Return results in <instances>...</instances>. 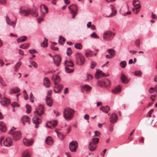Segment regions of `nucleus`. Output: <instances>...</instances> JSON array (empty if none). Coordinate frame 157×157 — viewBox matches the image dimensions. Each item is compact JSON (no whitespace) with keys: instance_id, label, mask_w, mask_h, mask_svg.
<instances>
[{"instance_id":"1","label":"nucleus","mask_w":157,"mask_h":157,"mask_svg":"<svg viewBox=\"0 0 157 157\" xmlns=\"http://www.w3.org/2000/svg\"><path fill=\"white\" fill-rule=\"evenodd\" d=\"M74 110L68 107L64 109L63 112V117L66 120L68 121L71 119L73 117Z\"/></svg>"},{"instance_id":"2","label":"nucleus","mask_w":157,"mask_h":157,"mask_svg":"<svg viewBox=\"0 0 157 157\" xmlns=\"http://www.w3.org/2000/svg\"><path fill=\"white\" fill-rule=\"evenodd\" d=\"M40 12L41 13V16L37 19L39 23H40L43 20V17L45 15V13H47L48 12V8L44 5L42 4L40 6Z\"/></svg>"},{"instance_id":"3","label":"nucleus","mask_w":157,"mask_h":157,"mask_svg":"<svg viewBox=\"0 0 157 157\" xmlns=\"http://www.w3.org/2000/svg\"><path fill=\"white\" fill-rule=\"evenodd\" d=\"M14 129L11 128L9 133L12 135L13 138L15 140H17L21 138V133L20 131H15V128L14 127Z\"/></svg>"},{"instance_id":"4","label":"nucleus","mask_w":157,"mask_h":157,"mask_svg":"<svg viewBox=\"0 0 157 157\" xmlns=\"http://www.w3.org/2000/svg\"><path fill=\"white\" fill-rule=\"evenodd\" d=\"M75 61L77 64L82 65L84 64L85 59L81 54L77 53L75 54Z\"/></svg>"},{"instance_id":"5","label":"nucleus","mask_w":157,"mask_h":157,"mask_svg":"<svg viewBox=\"0 0 157 157\" xmlns=\"http://www.w3.org/2000/svg\"><path fill=\"white\" fill-rule=\"evenodd\" d=\"M115 35V34L111 31H105L103 34L104 39L109 41L111 40Z\"/></svg>"},{"instance_id":"6","label":"nucleus","mask_w":157,"mask_h":157,"mask_svg":"<svg viewBox=\"0 0 157 157\" xmlns=\"http://www.w3.org/2000/svg\"><path fill=\"white\" fill-rule=\"evenodd\" d=\"M20 14L22 16H27L31 13V10L29 9H25L24 7H21L19 10Z\"/></svg>"},{"instance_id":"7","label":"nucleus","mask_w":157,"mask_h":157,"mask_svg":"<svg viewBox=\"0 0 157 157\" xmlns=\"http://www.w3.org/2000/svg\"><path fill=\"white\" fill-rule=\"evenodd\" d=\"M44 106L42 105H40L38 108H36V110L34 111V113L35 116L37 115L40 116L44 113Z\"/></svg>"},{"instance_id":"8","label":"nucleus","mask_w":157,"mask_h":157,"mask_svg":"<svg viewBox=\"0 0 157 157\" xmlns=\"http://www.w3.org/2000/svg\"><path fill=\"white\" fill-rule=\"evenodd\" d=\"M78 144L76 141H73L69 144V148L71 151L75 152L76 151V149L78 147Z\"/></svg>"},{"instance_id":"9","label":"nucleus","mask_w":157,"mask_h":157,"mask_svg":"<svg viewBox=\"0 0 157 157\" xmlns=\"http://www.w3.org/2000/svg\"><path fill=\"white\" fill-rule=\"evenodd\" d=\"M21 121L24 125L29 124L30 122V119L27 116H24L21 118Z\"/></svg>"},{"instance_id":"10","label":"nucleus","mask_w":157,"mask_h":157,"mask_svg":"<svg viewBox=\"0 0 157 157\" xmlns=\"http://www.w3.org/2000/svg\"><path fill=\"white\" fill-rule=\"evenodd\" d=\"M6 21L8 25L13 26V28L14 27L16 24V20L13 21H12L8 16H6Z\"/></svg>"},{"instance_id":"11","label":"nucleus","mask_w":157,"mask_h":157,"mask_svg":"<svg viewBox=\"0 0 157 157\" xmlns=\"http://www.w3.org/2000/svg\"><path fill=\"white\" fill-rule=\"evenodd\" d=\"M13 143V140L10 137H7L4 141L3 144L6 147H10L11 145Z\"/></svg>"},{"instance_id":"12","label":"nucleus","mask_w":157,"mask_h":157,"mask_svg":"<svg viewBox=\"0 0 157 157\" xmlns=\"http://www.w3.org/2000/svg\"><path fill=\"white\" fill-rule=\"evenodd\" d=\"M53 60L57 66H59L61 63V58L59 55H55L54 57L53 58Z\"/></svg>"},{"instance_id":"13","label":"nucleus","mask_w":157,"mask_h":157,"mask_svg":"<svg viewBox=\"0 0 157 157\" xmlns=\"http://www.w3.org/2000/svg\"><path fill=\"white\" fill-rule=\"evenodd\" d=\"M1 103L3 106H6L10 103V100L8 98H3L1 100Z\"/></svg>"},{"instance_id":"14","label":"nucleus","mask_w":157,"mask_h":157,"mask_svg":"<svg viewBox=\"0 0 157 157\" xmlns=\"http://www.w3.org/2000/svg\"><path fill=\"white\" fill-rule=\"evenodd\" d=\"M107 75H106L105 74H103L102 71L99 70H97L96 73L95 74V77L96 78L98 79L102 77H106Z\"/></svg>"},{"instance_id":"15","label":"nucleus","mask_w":157,"mask_h":157,"mask_svg":"<svg viewBox=\"0 0 157 157\" xmlns=\"http://www.w3.org/2000/svg\"><path fill=\"white\" fill-rule=\"evenodd\" d=\"M68 8L70 11V13H72L74 12H77L78 11V8L77 6L74 4L70 5L68 6Z\"/></svg>"},{"instance_id":"16","label":"nucleus","mask_w":157,"mask_h":157,"mask_svg":"<svg viewBox=\"0 0 157 157\" xmlns=\"http://www.w3.org/2000/svg\"><path fill=\"white\" fill-rule=\"evenodd\" d=\"M117 116L115 113H113L110 116V122L112 123H114L117 121Z\"/></svg>"},{"instance_id":"17","label":"nucleus","mask_w":157,"mask_h":157,"mask_svg":"<svg viewBox=\"0 0 157 157\" xmlns=\"http://www.w3.org/2000/svg\"><path fill=\"white\" fill-rule=\"evenodd\" d=\"M34 142L33 139L27 140L26 139H24L23 140V142L24 145L27 146H29L31 145Z\"/></svg>"},{"instance_id":"18","label":"nucleus","mask_w":157,"mask_h":157,"mask_svg":"<svg viewBox=\"0 0 157 157\" xmlns=\"http://www.w3.org/2000/svg\"><path fill=\"white\" fill-rule=\"evenodd\" d=\"M43 84L44 86L47 88H49L50 87L51 83L50 80L47 77H45L44 78Z\"/></svg>"},{"instance_id":"19","label":"nucleus","mask_w":157,"mask_h":157,"mask_svg":"<svg viewBox=\"0 0 157 157\" xmlns=\"http://www.w3.org/2000/svg\"><path fill=\"white\" fill-rule=\"evenodd\" d=\"M63 88V85H59L55 87V88L54 89V90L55 93H59L61 92Z\"/></svg>"},{"instance_id":"20","label":"nucleus","mask_w":157,"mask_h":157,"mask_svg":"<svg viewBox=\"0 0 157 157\" xmlns=\"http://www.w3.org/2000/svg\"><path fill=\"white\" fill-rule=\"evenodd\" d=\"M33 122L35 124V127L36 128H38V124L40 123V120L37 117H34L33 118Z\"/></svg>"},{"instance_id":"21","label":"nucleus","mask_w":157,"mask_h":157,"mask_svg":"<svg viewBox=\"0 0 157 157\" xmlns=\"http://www.w3.org/2000/svg\"><path fill=\"white\" fill-rule=\"evenodd\" d=\"M121 75V79L122 82L124 83H128V81L126 76L123 73H122Z\"/></svg>"},{"instance_id":"22","label":"nucleus","mask_w":157,"mask_h":157,"mask_svg":"<svg viewBox=\"0 0 157 157\" xmlns=\"http://www.w3.org/2000/svg\"><path fill=\"white\" fill-rule=\"evenodd\" d=\"M97 146L96 145L93 144L91 142L89 144V150L91 151H95L97 148Z\"/></svg>"},{"instance_id":"23","label":"nucleus","mask_w":157,"mask_h":157,"mask_svg":"<svg viewBox=\"0 0 157 157\" xmlns=\"http://www.w3.org/2000/svg\"><path fill=\"white\" fill-rule=\"evenodd\" d=\"M134 7L141 8L140 2V1L138 0H134L132 2Z\"/></svg>"},{"instance_id":"24","label":"nucleus","mask_w":157,"mask_h":157,"mask_svg":"<svg viewBox=\"0 0 157 157\" xmlns=\"http://www.w3.org/2000/svg\"><path fill=\"white\" fill-rule=\"evenodd\" d=\"M0 130L1 131L4 132L6 130V125L3 122L0 121Z\"/></svg>"},{"instance_id":"25","label":"nucleus","mask_w":157,"mask_h":157,"mask_svg":"<svg viewBox=\"0 0 157 157\" xmlns=\"http://www.w3.org/2000/svg\"><path fill=\"white\" fill-rule=\"evenodd\" d=\"M46 103L47 105L49 106H51L52 105V100L51 97H47L46 99Z\"/></svg>"},{"instance_id":"26","label":"nucleus","mask_w":157,"mask_h":157,"mask_svg":"<svg viewBox=\"0 0 157 157\" xmlns=\"http://www.w3.org/2000/svg\"><path fill=\"white\" fill-rule=\"evenodd\" d=\"M49 123H50L51 125H48V124L47 123L46 124V127H47L50 128H52V127H55L56 126V125L57 124V121L56 120H55L53 121H51Z\"/></svg>"},{"instance_id":"27","label":"nucleus","mask_w":157,"mask_h":157,"mask_svg":"<svg viewBox=\"0 0 157 157\" xmlns=\"http://www.w3.org/2000/svg\"><path fill=\"white\" fill-rule=\"evenodd\" d=\"M91 87L89 85L85 84L83 86L82 89V90L87 92L90 91L91 90Z\"/></svg>"},{"instance_id":"28","label":"nucleus","mask_w":157,"mask_h":157,"mask_svg":"<svg viewBox=\"0 0 157 157\" xmlns=\"http://www.w3.org/2000/svg\"><path fill=\"white\" fill-rule=\"evenodd\" d=\"M20 91V89L18 87H15L10 89V93L11 94L16 93L19 92Z\"/></svg>"},{"instance_id":"29","label":"nucleus","mask_w":157,"mask_h":157,"mask_svg":"<svg viewBox=\"0 0 157 157\" xmlns=\"http://www.w3.org/2000/svg\"><path fill=\"white\" fill-rule=\"evenodd\" d=\"M45 142L48 145H51L53 143V140L50 137H48L45 140Z\"/></svg>"},{"instance_id":"30","label":"nucleus","mask_w":157,"mask_h":157,"mask_svg":"<svg viewBox=\"0 0 157 157\" xmlns=\"http://www.w3.org/2000/svg\"><path fill=\"white\" fill-rule=\"evenodd\" d=\"M100 109L106 113H107L109 111L110 108L108 106H106L105 107L102 106L100 108Z\"/></svg>"},{"instance_id":"31","label":"nucleus","mask_w":157,"mask_h":157,"mask_svg":"<svg viewBox=\"0 0 157 157\" xmlns=\"http://www.w3.org/2000/svg\"><path fill=\"white\" fill-rule=\"evenodd\" d=\"M22 157H30V154L29 151H24L22 153Z\"/></svg>"},{"instance_id":"32","label":"nucleus","mask_w":157,"mask_h":157,"mask_svg":"<svg viewBox=\"0 0 157 157\" xmlns=\"http://www.w3.org/2000/svg\"><path fill=\"white\" fill-rule=\"evenodd\" d=\"M141 8L134 7L132 9L133 13L135 14H137L140 11Z\"/></svg>"},{"instance_id":"33","label":"nucleus","mask_w":157,"mask_h":157,"mask_svg":"<svg viewBox=\"0 0 157 157\" xmlns=\"http://www.w3.org/2000/svg\"><path fill=\"white\" fill-rule=\"evenodd\" d=\"M21 64V62L20 60H19L15 66L14 68V71H17V70L19 68Z\"/></svg>"},{"instance_id":"34","label":"nucleus","mask_w":157,"mask_h":157,"mask_svg":"<svg viewBox=\"0 0 157 157\" xmlns=\"http://www.w3.org/2000/svg\"><path fill=\"white\" fill-rule=\"evenodd\" d=\"M121 91V88L119 86L115 88L112 90L113 93L114 94H117Z\"/></svg>"},{"instance_id":"35","label":"nucleus","mask_w":157,"mask_h":157,"mask_svg":"<svg viewBox=\"0 0 157 157\" xmlns=\"http://www.w3.org/2000/svg\"><path fill=\"white\" fill-rule=\"evenodd\" d=\"M32 13V15L34 17H37L38 16V13L37 12V9L35 8L34 10H33L31 11V13Z\"/></svg>"},{"instance_id":"36","label":"nucleus","mask_w":157,"mask_h":157,"mask_svg":"<svg viewBox=\"0 0 157 157\" xmlns=\"http://www.w3.org/2000/svg\"><path fill=\"white\" fill-rule=\"evenodd\" d=\"M65 39L62 36H60L59 37L58 42L60 44H63L65 42Z\"/></svg>"},{"instance_id":"37","label":"nucleus","mask_w":157,"mask_h":157,"mask_svg":"<svg viewBox=\"0 0 157 157\" xmlns=\"http://www.w3.org/2000/svg\"><path fill=\"white\" fill-rule=\"evenodd\" d=\"M27 37L25 36H22L20 38H18L17 40V41L18 43H20L22 42L25 41Z\"/></svg>"},{"instance_id":"38","label":"nucleus","mask_w":157,"mask_h":157,"mask_svg":"<svg viewBox=\"0 0 157 157\" xmlns=\"http://www.w3.org/2000/svg\"><path fill=\"white\" fill-rule=\"evenodd\" d=\"M65 70L66 72L70 73L73 72L74 69H71L69 68L68 66H66L65 67Z\"/></svg>"},{"instance_id":"39","label":"nucleus","mask_w":157,"mask_h":157,"mask_svg":"<svg viewBox=\"0 0 157 157\" xmlns=\"http://www.w3.org/2000/svg\"><path fill=\"white\" fill-rule=\"evenodd\" d=\"M107 51L111 56L113 57L114 56L115 51L113 49H108L107 50Z\"/></svg>"},{"instance_id":"40","label":"nucleus","mask_w":157,"mask_h":157,"mask_svg":"<svg viewBox=\"0 0 157 157\" xmlns=\"http://www.w3.org/2000/svg\"><path fill=\"white\" fill-rule=\"evenodd\" d=\"M99 142V139L98 138H94L92 139V140L90 142L96 145Z\"/></svg>"},{"instance_id":"41","label":"nucleus","mask_w":157,"mask_h":157,"mask_svg":"<svg viewBox=\"0 0 157 157\" xmlns=\"http://www.w3.org/2000/svg\"><path fill=\"white\" fill-rule=\"evenodd\" d=\"M74 47L78 49H81L82 48V45L80 43L75 44L74 45Z\"/></svg>"},{"instance_id":"42","label":"nucleus","mask_w":157,"mask_h":157,"mask_svg":"<svg viewBox=\"0 0 157 157\" xmlns=\"http://www.w3.org/2000/svg\"><path fill=\"white\" fill-rule=\"evenodd\" d=\"M30 64L33 66L34 67L37 68L38 67V65L37 63L34 61H29Z\"/></svg>"},{"instance_id":"43","label":"nucleus","mask_w":157,"mask_h":157,"mask_svg":"<svg viewBox=\"0 0 157 157\" xmlns=\"http://www.w3.org/2000/svg\"><path fill=\"white\" fill-rule=\"evenodd\" d=\"M120 64L121 67L124 68L126 67V62L125 61H122L120 63Z\"/></svg>"},{"instance_id":"44","label":"nucleus","mask_w":157,"mask_h":157,"mask_svg":"<svg viewBox=\"0 0 157 157\" xmlns=\"http://www.w3.org/2000/svg\"><path fill=\"white\" fill-rule=\"evenodd\" d=\"M90 36L92 38H96V39H99V37L97 35L96 33L95 32L93 33H92Z\"/></svg>"},{"instance_id":"45","label":"nucleus","mask_w":157,"mask_h":157,"mask_svg":"<svg viewBox=\"0 0 157 157\" xmlns=\"http://www.w3.org/2000/svg\"><path fill=\"white\" fill-rule=\"evenodd\" d=\"M45 40H46V42H45V41H44L43 43H41V46L43 47H46L48 46V44H47V41L48 40L46 39L45 37L44 38Z\"/></svg>"},{"instance_id":"46","label":"nucleus","mask_w":157,"mask_h":157,"mask_svg":"<svg viewBox=\"0 0 157 157\" xmlns=\"http://www.w3.org/2000/svg\"><path fill=\"white\" fill-rule=\"evenodd\" d=\"M142 74V72L140 71H136L135 72L134 75L140 77Z\"/></svg>"},{"instance_id":"47","label":"nucleus","mask_w":157,"mask_h":157,"mask_svg":"<svg viewBox=\"0 0 157 157\" xmlns=\"http://www.w3.org/2000/svg\"><path fill=\"white\" fill-rule=\"evenodd\" d=\"M112 11L110 15H109V17H113V16L116 14L117 11L115 10H114L113 9H112Z\"/></svg>"},{"instance_id":"48","label":"nucleus","mask_w":157,"mask_h":157,"mask_svg":"<svg viewBox=\"0 0 157 157\" xmlns=\"http://www.w3.org/2000/svg\"><path fill=\"white\" fill-rule=\"evenodd\" d=\"M67 54L68 56H70L72 54V51L70 48H67Z\"/></svg>"},{"instance_id":"49","label":"nucleus","mask_w":157,"mask_h":157,"mask_svg":"<svg viewBox=\"0 0 157 157\" xmlns=\"http://www.w3.org/2000/svg\"><path fill=\"white\" fill-rule=\"evenodd\" d=\"M0 83L3 86H6V85L4 82L3 79L0 78Z\"/></svg>"},{"instance_id":"50","label":"nucleus","mask_w":157,"mask_h":157,"mask_svg":"<svg viewBox=\"0 0 157 157\" xmlns=\"http://www.w3.org/2000/svg\"><path fill=\"white\" fill-rule=\"evenodd\" d=\"M87 80H91L93 78L92 75L91 74H87L86 75Z\"/></svg>"},{"instance_id":"51","label":"nucleus","mask_w":157,"mask_h":157,"mask_svg":"<svg viewBox=\"0 0 157 157\" xmlns=\"http://www.w3.org/2000/svg\"><path fill=\"white\" fill-rule=\"evenodd\" d=\"M26 107L27 108L26 112L27 113H29L31 111L30 106L29 105H26Z\"/></svg>"},{"instance_id":"52","label":"nucleus","mask_w":157,"mask_h":157,"mask_svg":"<svg viewBox=\"0 0 157 157\" xmlns=\"http://www.w3.org/2000/svg\"><path fill=\"white\" fill-rule=\"evenodd\" d=\"M52 80H56L59 81L60 80V78L58 75H56L55 78L54 77V75H53L52 77Z\"/></svg>"},{"instance_id":"53","label":"nucleus","mask_w":157,"mask_h":157,"mask_svg":"<svg viewBox=\"0 0 157 157\" xmlns=\"http://www.w3.org/2000/svg\"><path fill=\"white\" fill-rule=\"evenodd\" d=\"M34 97L33 95V94L32 93H31L30 94V100L31 102L33 103L34 102Z\"/></svg>"},{"instance_id":"54","label":"nucleus","mask_w":157,"mask_h":157,"mask_svg":"<svg viewBox=\"0 0 157 157\" xmlns=\"http://www.w3.org/2000/svg\"><path fill=\"white\" fill-rule=\"evenodd\" d=\"M85 54L86 56L87 57H91V56H92V52L90 51L88 52L86 51V52Z\"/></svg>"},{"instance_id":"55","label":"nucleus","mask_w":157,"mask_h":157,"mask_svg":"<svg viewBox=\"0 0 157 157\" xmlns=\"http://www.w3.org/2000/svg\"><path fill=\"white\" fill-rule=\"evenodd\" d=\"M30 53L31 54L36 53H37V51L36 50L34 49H30L29 50Z\"/></svg>"},{"instance_id":"56","label":"nucleus","mask_w":157,"mask_h":157,"mask_svg":"<svg viewBox=\"0 0 157 157\" xmlns=\"http://www.w3.org/2000/svg\"><path fill=\"white\" fill-rule=\"evenodd\" d=\"M11 105L13 108L15 107H19V105L16 102H13L11 104Z\"/></svg>"},{"instance_id":"57","label":"nucleus","mask_w":157,"mask_h":157,"mask_svg":"<svg viewBox=\"0 0 157 157\" xmlns=\"http://www.w3.org/2000/svg\"><path fill=\"white\" fill-rule=\"evenodd\" d=\"M104 83L106 86H108L110 83V81L108 79H106L104 81Z\"/></svg>"},{"instance_id":"58","label":"nucleus","mask_w":157,"mask_h":157,"mask_svg":"<svg viewBox=\"0 0 157 157\" xmlns=\"http://www.w3.org/2000/svg\"><path fill=\"white\" fill-rule=\"evenodd\" d=\"M155 88H154L153 87H150L149 90V93H152L154 92V91H155Z\"/></svg>"},{"instance_id":"59","label":"nucleus","mask_w":157,"mask_h":157,"mask_svg":"<svg viewBox=\"0 0 157 157\" xmlns=\"http://www.w3.org/2000/svg\"><path fill=\"white\" fill-rule=\"evenodd\" d=\"M96 65V64L95 62H91V68L92 69L94 68Z\"/></svg>"},{"instance_id":"60","label":"nucleus","mask_w":157,"mask_h":157,"mask_svg":"<svg viewBox=\"0 0 157 157\" xmlns=\"http://www.w3.org/2000/svg\"><path fill=\"white\" fill-rule=\"evenodd\" d=\"M84 119L87 120V122L88 123L89 122V115L88 114H85L84 116Z\"/></svg>"},{"instance_id":"61","label":"nucleus","mask_w":157,"mask_h":157,"mask_svg":"<svg viewBox=\"0 0 157 157\" xmlns=\"http://www.w3.org/2000/svg\"><path fill=\"white\" fill-rule=\"evenodd\" d=\"M70 63H68L66 66H68L69 67H72L74 66V64L72 61L70 62Z\"/></svg>"},{"instance_id":"62","label":"nucleus","mask_w":157,"mask_h":157,"mask_svg":"<svg viewBox=\"0 0 157 157\" xmlns=\"http://www.w3.org/2000/svg\"><path fill=\"white\" fill-rule=\"evenodd\" d=\"M95 135L94 136H100V132L98 131H96L94 132Z\"/></svg>"},{"instance_id":"63","label":"nucleus","mask_w":157,"mask_h":157,"mask_svg":"<svg viewBox=\"0 0 157 157\" xmlns=\"http://www.w3.org/2000/svg\"><path fill=\"white\" fill-rule=\"evenodd\" d=\"M25 45H24V44H22L20 46V48L23 49H25L28 47V44L27 45V46L26 47H24Z\"/></svg>"},{"instance_id":"64","label":"nucleus","mask_w":157,"mask_h":157,"mask_svg":"<svg viewBox=\"0 0 157 157\" xmlns=\"http://www.w3.org/2000/svg\"><path fill=\"white\" fill-rule=\"evenodd\" d=\"M6 3V0H0V4L2 5H5Z\"/></svg>"}]
</instances>
